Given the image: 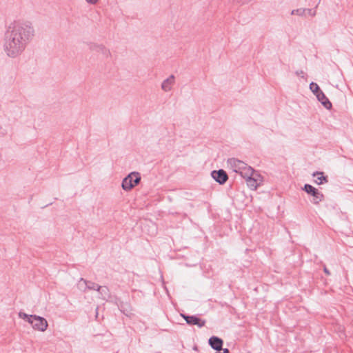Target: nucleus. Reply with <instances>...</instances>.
<instances>
[{
	"mask_svg": "<svg viewBox=\"0 0 353 353\" xmlns=\"http://www.w3.org/2000/svg\"><path fill=\"white\" fill-rule=\"evenodd\" d=\"M152 226L154 228V231L152 232V233L154 234V232L156 231L155 225L152 224Z\"/></svg>",
	"mask_w": 353,
	"mask_h": 353,
	"instance_id": "a878e982",
	"label": "nucleus"
},
{
	"mask_svg": "<svg viewBox=\"0 0 353 353\" xmlns=\"http://www.w3.org/2000/svg\"><path fill=\"white\" fill-rule=\"evenodd\" d=\"M292 15H298L300 17H305L306 16V8H298L292 10L291 12Z\"/></svg>",
	"mask_w": 353,
	"mask_h": 353,
	"instance_id": "a211bd4d",
	"label": "nucleus"
},
{
	"mask_svg": "<svg viewBox=\"0 0 353 353\" xmlns=\"http://www.w3.org/2000/svg\"><path fill=\"white\" fill-rule=\"evenodd\" d=\"M19 318L26 320L29 323H32V319H34V314H27L23 312H19Z\"/></svg>",
	"mask_w": 353,
	"mask_h": 353,
	"instance_id": "f3484780",
	"label": "nucleus"
},
{
	"mask_svg": "<svg viewBox=\"0 0 353 353\" xmlns=\"http://www.w3.org/2000/svg\"><path fill=\"white\" fill-rule=\"evenodd\" d=\"M247 185L252 190H256L263 182L262 176L257 172L245 179Z\"/></svg>",
	"mask_w": 353,
	"mask_h": 353,
	"instance_id": "7ed1b4c3",
	"label": "nucleus"
},
{
	"mask_svg": "<svg viewBox=\"0 0 353 353\" xmlns=\"http://www.w3.org/2000/svg\"><path fill=\"white\" fill-rule=\"evenodd\" d=\"M318 100L321 101L322 105L327 110H330L332 108V103L329 101V99L325 97L324 93L321 91L319 92L318 94H316Z\"/></svg>",
	"mask_w": 353,
	"mask_h": 353,
	"instance_id": "4468645a",
	"label": "nucleus"
},
{
	"mask_svg": "<svg viewBox=\"0 0 353 353\" xmlns=\"http://www.w3.org/2000/svg\"><path fill=\"white\" fill-rule=\"evenodd\" d=\"M255 171L249 165H246L240 175L245 179L249 176H252Z\"/></svg>",
	"mask_w": 353,
	"mask_h": 353,
	"instance_id": "2eb2a0df",
	"label": "nucleus"
},
{
	"mask_svg": "<svg viewBox=\"0 0 353 353\" xmlns=\"http://www.w3.org/2000/svg\"><path fill=\"white\" fill-rule=\"evenodd\" d=\"M90 5H95L98 3L99 0H85Z\"/></svg>",
	"mask_w": 353,
	"mask_h": 353,
	"instance_id": "4be33fe9",
	"label": "nucleus"
},
{
	"mask_svg": "<svg viewBox=\"0 0 353 353\" xmlns=\"http://www.w3.org/2000/svg\"><path fill=\"white\" fill-rule=\"evenodd\" d=\"M209 344L214 350H222L223 341L217 336H212L209 339Z\"/></svg>",
	"mask_w": 353,
	"mask_h": 353,
	"instance_id": "f8f14e48",
	"label": "nucleus"
},
{
	"mask_svg": "<svg viewBox=\"0 0 353 353\" xmlns=\"http://www.w3.org/2000/svg\"><path fill=\"white\" fill-rule=\"evenodd\" d=\"M316 14V8L314 9H306V16L309 15L310 17H314Z\"/></svg>",
	"mask_w": 353,
	"mask_h": 353,
	"instance_id": "aec40b11",
	"label": "nucleus"
},
{
	"mask_svg": "<svg viewBox=\"0 0 353 353\" xmlns=\"http://www.w3.org/2000/svg\"><path fill=\"white\" fill-rule=\"evenodd\" d=\"M222 350H223L222 352H216V353H230L228 349H227V348L223 349Z\"/></svg>",
	"mask_w": 353,
	"mask_h": 353,
	"instance_id": "b1692460",
	"label": "nucleus"
},
{
	"mask_svg": "<svg viewBox=\"0 0 353 353\" xmlns=\"http://www.w3.org/2000/svg\"><path fill=\"white\" fill-rule=\"evenodd\" d=\"M118 307H119V309L121 310V312H122L125 315L128 316L130 314L129 312L125 310L123 305H119Z\"/></svg>",
	"mask_w": 353,
	"mask_h": 353,
	"instance_id": "412c9836",
	"label": "nucleus"
},
{
	"mask_svg": "<svg viewBox=\"0 0 353 353\" xmlns=\"http://www.w3.org/2000/svg\"><path fill=\"white\" fill-rule=\"evenodd\" d=\"M141 181V176L138 172H132L122 181L121 187L124 191H130Z\"/></svg>",
	"mask_w": 353,
	"mask_h": 353,
	"instance_id": "f03ea898",
	"label": "nucleus"
},
{
	"mask_svg": "<svg viewBox=\"0 0 353 353\" xmlns=\"http://www.w3.org/2000/svg\"><path fill=\"white\" fill-rule=\"evenodd\" d=\"M296 74H297L298 75L303 74V71H301L300 72H296Z\"/></svg>",
	"mask_w": 353,
	"mask_h": 353,
	"instance_id": "393cba45",
	"label": "nucleus"
},
{
	"mask_svg": "<svg viewBox=\"0 0 353 353\" xmlns=\"http://www.w3.org/2000/svg\"><path fill=\"white\" fill-rule=\"evenodd\" d=\"M96 291L99 293V298L104 301H109L111 297L109 288L106 286H99L96 288Z\"/></svg>",
	"mask_w": 353,
	"mask_h": 353,
	"instance_id": "9b49d317",
	"label": "nucleus"
},
{
	"mask_svg": "<svg viewBox=\"0 0 353 353\" xmlns=\"http://www.w3.org/2000/svg\"><path fill=\"white\" fill-rule=\"evenodd\" d=\"M211 176L216 182L220 184H224L228 179L226 172L223 170L212 171Z\"/></svg>",
	"mask_w": 353,
	"mask_h": 353,
	"instance_id": "6e6552de",
	"label": "nucleus"
},
{
	"mask_svg": "<svg viewBox=\"0 0 353 353\" xmlns=\"http://www.w3.org/2000/svg\"><path fill=\"white\" fill-rule=\"evenodd\" d=\"M181 315L185 319L187 323L190 325H196L199 327H201L205 325V321L204 320H201L198 317H196L194 316H185L183 314H181Z\"/></svg>",
	"mask_w": 353,
	"mask_h": 353,
	"instance_id": "1a4fd4ad",
	"label": "nucleus"
},
{
	"mask_svg": "<svg viewBox=\"0 0 353 353\" xmlns=\"http://www.w3.org/2000/svg\"><path fill=\"white\" fill-rule=\"evenodd\" d=\"M174 83H175V77H174V75L172 74L162 82L161 89L164 92H169L172 90Z\"/></svg>",
	"mask_w": 353,
	"mask_h": 353,
	"instance_id": "9d476101",
	"label": "nucleus"
},
{
	"mask_svg": "<svg viewBox=\"0 0 353 353\" xmlns=\"http://www.w3.org/2000/svg\"><path fill=\"white\" fill-rule=\"evenodd\" d=\"M323 271L324 272L327 274V275H330V272L327 270V268L326 267H324L323 268Z\"/></svg>",
	"mask_w": 353,
	"mask_h": 353,
	"instance_id": "5701e85b",
	"label": "nucleus"
},
{
	"mask_svg": "<svg viewBox=\"0 0 353 353\" xmlns=\"http://www.w3.org/2000/svg\"><path fill=\"white\" fill-rule=\"evenodd\" d=\"M32 321V323L30 324L32 325V328L36 330L44 332L48 326V321L43 317L34 314V319Z\"/></svg>",
	"mask_w": 353,
	"mask_h": 353,
	"instance_id": "20e7f679",
	"label": "nucleus"
},
{
	"mask_svg": "<svg viewBox=\"0 0 353 353\" xmlns=\"http://www.w3.org/2000/svg\"><path fill=\"white\" fill-rule=\"evenodd\" d=\"M92 50L102 54L105 58H108L111 55L110 50L103 45H94L92 47Z\"/></svg>",
	"mask_w": 353,
	"mask_h": 353,
	"instance_id": "ddd939ff",
	"label": "nucleus"
},
{
	"mask_svg": "<svg viewBox=\"0 0 353 353\" xmlns=\"http://www.w3.org/2000/svg\"><path fill=\"white\" fill-rule=\"evenodd\" d=\"M310 88L312 90V92H314L315 94H318L319 92L321 91L319 85L313 82L310 84Z\"/></svg>",
	"mask_w": 353,
	"mask_h": 353,
	"instance_id": "6ab92c4d",
	"label": "nucleus"
},
{
	"mask_svg": "<svg viewBox=\"0 0 353 353\" xmlns=\"http://www.w3.org/2000/svg\"><path fill=\"white\" fill-rule=\"evenodd\" d=\"M34 36V27L28 21H14L6 28L3 48L10 58L19 57Z\"/></svg>",
	"mask_w": 353,
	"mask_h": 353,
	"instance_id": "f257e3e1",
	"label": "nucleus"
},
{
	"mask_svg": "<svg viewBox=\"0 0 353 353\" xmlns=\"http://www.w3.org/2000/svg\"><path fill=\"white\" fill-rule=\"evenodd\" d=\"M228 164L234 172L239 173V174L247 165L244 162L234 158L228 159Z\"/></svg>",
	"mask_w": 353,
	"mask_h": 353,
	"instance_id": "423d86ee",
	"label": "nucleus"
},
{
	"mask_svg": "<svg viewBox=\"0 0 353 353\" xmlns=\"http://www.w3.org/2000/svg\"><path fill=\"white\" fill-rule=\"evenodd\" d=\"M77 285L79 289L83 292H85L87 290H96V288L99 286L98 284H96L95 283L90 281H87L83 278L79 279Z\"/></svg>",
	"mask_w": 353,
	"mask_h": 353,
	"instance_id": "0eeeda50",
	"label": "nucleus"
},
{
	"mask_svg": "<svg viewBox=\"0 0 353 353\" xmlns=\"http://www.w3.org/2000/svg\"><path fill=\"white\" fill-rule=\"evenodd\" d=\"M304 190L313 196L312 202L314 204H318L320 201L323 199V194L319 192L317 189L312 186L311 185L306 184L304 186Z\"/></svg>",
	"mask_w": 353,
	"mask_h": 353,
	"instance_id": "39448f33",
	"label": "nucleus"
},
{
	"mask_svg": "<svg viewBox=\"0 0 353 353\" xmlns=\"http://www.w3.org/2000/svg\"><path fill=\"white\" fill-rule=\"evenodd\" d=\"M313 176H318V177L315 180V182L319 185L323 184L324 183L327 181V178L325 176H323L322 172H315L313 174Z\"/></svg>",
	"mask_w": 353,
	"mask_h": 353,
	"instance_id": "dca6fc26",
	"label": "nucleus"
}]
</instances>
